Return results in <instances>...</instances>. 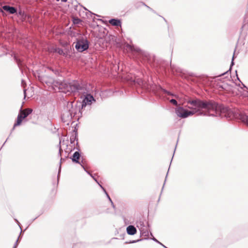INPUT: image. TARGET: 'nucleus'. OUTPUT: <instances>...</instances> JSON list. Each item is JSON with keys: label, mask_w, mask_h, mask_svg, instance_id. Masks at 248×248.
Listing matches in <instances>:
<instances>
[{"label": "nucleus", "mask_w": 248, "mask_h": 248, "mask_svg": "<svg viewBox=\"0 0 248 248\" xmlns=\"http://www.w3.org/2000/svg\"><path fill=\"white\" fill-rule=\"evenodd\" d=\"M187 107L191 110H188L182 107L175 108V113L178 117L186 118L196 113L198 115L214 117H227L230 109L222 105H219L213 100H201L196 99L188 100Z\"/></svg>", "instance_id": "1"}, {"label": "nucleus", "mask_w": 248, "mask_h": 248, "mask_svg": "<svg viewBox=\"0 0 248 248\" xmlns=\"http://www.w3.org/2000/svg\"><path fill=\"white\" fill-rule=\"evenodd\" d=\"M67 91L73 93L77 92L79 94H83V100L81 104V108H83L87 105H90L93 102H95V100L93 97L87 93L86 89L81 85L78 81H73L66 85Z\"/></svg>", "instance_id": "2"}, {"label": "nucleus", "mask_w": 248, "mask_h": 248, "mask_svg": "<svg viewBox=\"0 0 248 248\" xmlns=\"http://www.w3.org/2000/svg\"><path fill=\"white\" fill-rule=\"evenodd\" d=\"M79 110L80 106L78 108L76 106H74L73 102H68L66 107L64 108L62 114L61 118L62 121L68 125L69 123L71 122L73 117Z\"/></svg>", "instance_id": "3"}, {"label": "nucleus", "mask_w": 248, "mask_h": 248, "mask_svg": "<svg viewBox=\"0 0 248 248\" xmlns=\"http://www.w3.org/2000/svg\"><path fill=\"white\" fill-rule=\"evenodd\" d=\"M32 110L31 108H26L23 110H20V113L18 115L16 122L14 124L13 130H14L16 126L19 125L21 124L22 120L26 118L32 112Z\"/></svg>", "instance_id": "4"}, {"label": "nucleus", "mask_w": 248, "mask_h": 248, "mask_svg": "<svg viewBox=\"0 0 248 248\" xmlns=\"http://www.w3.org/2000/svg\"><path fill=\"white\" fill-rule=\"evenodd\" d=\"M75 47L79 52H82L88 48V42L84 39L78 40L76 43Z\"/></svg>", "instance_id": "5"}, {"label": "nucleus", "mask_w": 248, "mask_h": 248, "mask_svg": "<svg viewBox=\"0 0 248 248\" xmlns=\"http://www.w3.org/2000/svg\"><path fill=\"white\" fill-rule=\"evenodd\" d=\"M38 78L41 82L46 83L49 86L52 85L55 82L54 79L50 77L38 76Z\"/></svg>", "instance_id": "6"}, {"label": "nucleus", "mask_w": 248, "mask_h": 248, "mask_svg": "<svg viewBox=\"0 0 248 248\" xmlns=\"http://www.w3.org/2000/svg\"><path fill=\"white\" fill-rule=\"evenodd\" d=\"M79 157H80L79 153L78 152H75L74 153L72 156L71 157V158L73 162L80 164L81 165V166H82V167L84 169V170H85V168H84V166L82 164V161L81 162V163H80L79 161Z\"/></svg>", "instance_id": "7"}, {"label": "nucleus", "mask_w": 248, "mask_h": 248, "mask_svg": "<svg viewBox=\"0 0 248 248\" xmlns=\"http://www.w3.org/2000/svg\"><path fill=\"white\" fill-rule=\"evenodd\" d=\"M142 224H143V222H142V224H141L140 226H137L140 232V233L144 236H149V232L148 229Z\"/></svg>", "instance_id": "8"}, {"label": "nucleus", "mask_w": 248, "mask_h": 248, "mask_svg": "<svg viewBox=\"0 0 248 248\" xmlns=\"http://www.w3.org/2000/svg\"><path fill=\"white\" fill-rule=\"evenodd\" d=\"M137 229L133 225H129L126 228V232L128 234L133 235L137 233Z\"/></svg>", "instance_id": "9"}, {"label": "nucleus", "mask_w": 248, "mask_h": 248, "mask_svg": "<svg viewBox=\"0 0 248 248\" xmlns=\"http://www.w3.org/2000/svg\"><path fill=\"white\" fill-rule=\"evenodd\" d=\"M2 8L5 11L8 12L9 13L12 14H13L16 12V9L14 7L5 5L3 6Z\"/></svg>", "instance_id": "10"}, {"label": "nucleus", "mask_w": 248, "mask_h": 248, "mask_svg": "<svg viewBox=\"0 0 248 248\" xmlns=\"http://www.w3.org/2000/svg\"><path fill=\"white\" fill-rule=\"evenodd\" d=\"M109 23L114 26H121V21L117 19H111L109 20Z\"/></svg>", "instance_id": "11"}, {"label": "nucleus", "mask_w": 248, "mask_h": 248, "mask_svg": "<svg viewBox=\"0 0 248 248\" xmlns=\"http://www.w3.org/2000/svg\"><path fill=\"white\" fill-rule=\"evenodd\" d=\"M94 180L99 184V186L101 187V188L103 189V191L105 192V193L106 194L107 198H108V199L109 200V201L111 203V205L112 206V207L113 208H114V205L111 200V199H110L109 196L108 195V193L107 192L106 190H105V189L100 184H99L98 183V182H97V180L95 179V178H93Z\"/></svg>", "instance_id": "12"}, {"label": "nucleus", "mask_w": 248, "mask_h": 248, "mask_svg": "<svg viewBox=\"0 0 248 248\" xmlns=\"http://www.w3.org/2000/svg\"><path fill=\"white\" fill-rule=\"evenodd\" d=\"M94 180L99 184V186L101 187V188L103 189V191L105 192V193L106 194L107 198H108V199L109 200V201L111 203V205L112 206V207L113 208H114V205L111 200V199H110L109 196L108 195V193L107 192L106 190H105V189L100 184H99L98 183V182H97V180L95 179V178H93Z\"/></svg>", "instance_id": "13"}, {"label": "nucleus", "mask_w": 248, "mask_h": 248, "mask_svg": "<svg viewBox=\"0 0 248 248\" xmlns=\"http://www.w3.org/2000/svg\"><path fill=\"white\" fill-rule=\"evenodd\" d=\"M126 47L131 51H134L141 53H142L141 50L139 47H135L128 44L126 45Z\"/></svg>", "instance_id": "14"}, {"label": "nucleus", "mask_w": 248, "mask_h": 248, "mask_svg": "<svg viewBox=\"0 0 248 248\" xmlns=\"http://www.w3.org/2000/svg\"><path fill=\"white\" fill-rule=\"evenodd\" d=\"M161 90H162V91L164 93H166L167 94H168L169 95H171L172 96H174L176 98H178V96L177 95L173 94V93H171L170 92L167 91L165 89H161Z\"/></svg>", "instance_id": "15"}, {"label": "nucleus", "mask_w": 248, "mask_h": 248, "mask_svg": "<svg viewBox=\"0 0 248 248\" xmlns=\"http://www.w3.org/2000/svg\"><path fill=\"white\" fill-rule=\"evenodd\" d=\"M81 22L80 19L79 18H74L73 23L74 24H78Z\"/></svg>", "instance_id": "16"}, {"label": "nucleus", "mask_w": 248, "mask_h": 248, "mask_svg": "<svg viewBox=\"0 0 248 248\" xmlns=\"http://www.w3.org/2000/svg\"><path fill=\"white\" fill-rule=\"evenodd\" d=\"M170 102L176 106H177V105H178L177 102L175 99H171L170 100Z\"/></svg>", "instance_id": "17"}, {"label": "nucleus", "mask_w": 248, "mask_h": 248, "mask_svg": "<svg viewBox=\"0 0 248 248\" xmlns=\"http://www.w3.org/2000/svg\"><path fill=\"white\" fill-rule=\"evenodd\" d=\"M134 82H136L135 80H134ZM136 82L139 84L140 85H141L143 84V81L141 79H137V80H136Z\"/></svg>", "instance_id": "18"}, {"label": "nucleus", "mask_w": 248, "mask_h": 248, "mask_svg": "<svg viewBox=\"0 0 248 248\" xmlns=\"http://www.w3.org/2000/svg\"><path fill=\"white\" fill-rule=\"evenodd\" d=\"M18 239H19V237L18 238V239H17V240L16 241L14 246V247L13 248H16L17 247V245H18Z\"/></svg>", "instance_id": "19"}, {"label": "nucleus", "mask_w": 248, "mask_h": 248, "mask_svg": "<svg viewBox=\"0 0 248 248\" xmlns=\"http://www.w3.org/2000/svg\"><path fill=\"white\" fill-rule=\"evenodd\" d=\"M244 121L246 122V124L248 126V116H246L244 118Z\"/></svg>", "instance_id": "20"}, {"label": "nucleus", "mask_w": 248, "mask_h": 248, "mask_svg": "<svg viewBox=\"0 0 248 248\" xmlns=\"http://www.w3.org/2000/svg\"><path fill=\"white\" fill-rule=\"evenodd\" d=\"M152 240H153L154 241L158 243H160V242H159L156 239H155V237H153V238H152Z\"/></svg>", "instance_id": "21"}, {"label": "nucleus", "mask_w": 248, "mask_h": 248, "mask_svg": "<svg viewBox=\"0 0 248 248\" xmlns=\"http://www.w3.org/2000/svg\"><path fill=\"white\" fill-rule=\"evenodd\" d=\"M234 57V55H233L232 58V60L231 66H232L234 64V62H233Z\"/></svg>", "instance_id": "22"}, {"label": "nucleus", "mask_w": 248, "mask_h": 248, "mask_svg": "<svg viewBox=\"0 0 248 248\" xmlns=\"http://www.w3.org/2000/svg\"><path fill=\"white\" fill-rule=\"evenodd\" d=\"M62 149H61V147H60V149H59V155H61V153L62 152Z\"/></svg>", "instance_id": "23"}, {"label": "nucleus", "mask_w": 248, "mask_h": 248, "mask_svg": "<svg viewBox=\"0 0 248 248\" xmlns=\"http://www.w3.org/2000/svg\"><path fill=\"white\" fill-rule=\"evenodd\" d=\"M26 90L25 89H24V97H26Z\"/></svg>", "instance_id": "24"}, {"label": "nucleus", "mask_w": 248, "mask_h": 248, "mask_svg": "<svg viewBox=\"0 0 248 248\" xmlns=\"http://www.w3.org/2000/svg\"><path fill=\"white\" fill-rule=\"evenodd\" d=\"M61 162H60V168H59V173H60V170H61ZM59 173H58L59 174Z\"/></svg>", "instance_id": "25"}, {"label": "nucleus", "mask_w": 248, "mask_h": 248, "mask_svg": "<svg viewBox=\"0 0 248 248\" xmlns=\"http://www.w3.org/2000/svg\"><path fill=\"white\" fill-rule=\"evenodd\" d=\"M140 241L139 240H137V241H136V240H134V241H132V242H131L130 243H135V242H138V241Z\"/></svg>", "instance_id": "26"}, {"label": "nucleus", "mask_w": 248, "mask_h": 248, "mask_svg": "<svg viewBox=\"0 0 248 248\" xmlns=\"http://www.w3.org/2000/svg\"><path fill=\"white\" fill-rule=\"evenodd\" d=\"M159 244H160L161 246H162L164 248H167L165 246H164L163 244H162V243H160Z\"/></svg>", "instance_id": "27"}, {"label": "nucleus", "mask_w": 248, "mask_h": 248, "mask_svg": "<svg viewBox=\"0 0 248 248\" xmlns=\"http://www.w3.org/2000/svg\"><path fill=\"white\" fill-rule=\"evenodd\" d=\"M62 52V50H59V53L60 54H61V52Z\"/></svg>", "instance_id": "28"}, {"label": "nucleus", "mask_w": 248, "mask_h": 248, "mask_svg": "<svg viewBox=\"0 0 248 248\" xmlns=\"http://www.w3.org/2000/svg\"><path fill=\"white\" fill-rule=\"evenodd\" d=\"M67 0H62V2H66Z\"/></svg>", "instance_id": "29"}, {"label": "nucleus", "mask_w": 248, "mask_h": 248, "mask_svg": "<svg viewBox=\"0 0 248 248\" xmlns=\"http://www.w3.org/2000/svg\"><path fill=\"white\" fill-rule=\"evenodd\" d=\"M16 221L17 222V223H18V224L19 225V222L18 221V220H17L16 219Z\"/></svg>", "instance_id": "30"}, {"label": "nucleus", "mask_w": 248, "mask_h": 248, "mask_svg": "<svg viewBox=\"0 0 248 248\" xmlns=\"http://www.w3.org/2000/svg\"><path fill=\"white\" fill-rule=\"evenodd\" d=\"M22 85H23V84H24V81L23 80H22Z\"/></svg>", "instance_id": "31"}, {"label": "nucleus", "mask_w": 248, "mask_h": 248, "mask_svg": "<svg viewBox=\"0 0 248 248\" xmlns=\"http://www.w3.org/2000/svg\"><path fill=\"white\" fill-rule=\"evenodd\" d=\"M90 176H91L92 177H93V176L92 174H90Z\"/></svg>", "instance_id": "32"}, {"label": "nucleus", "mask_w": 248, "mask_h": 248, "mask_svg": "<svg viewBox=\"0 0 248 248\" xmlns=\"http://www.w3.org/2000/svg\"><path fill=\"white\" fill-rule=\"evenodd\" d=\"M90 176H91L92 177H93V176L92 174H90Z\"/></svg>", "instance_id": "33"}, {"label": "nucleus", "mask_w": 248, "mask_h": 248, "mask_svg": "<svg viewBox=\"0 0 248 248\" xmlns=\"http://www.w3.org/2000/svg\"><path fill=\"white\" fill-rule=\"evenodd\" d=\"M90 176H91L92 177H93V176L92 174H90Z\"/></svg>", "instance_id": "34"}, {"label": "nucleus", "mask_w": 248, "mask_h": 248, "mask_svg": "<svg viewBox=\"0 0 248 248\" xmlns=\"http://www.w3.org/2000/svg\"><path fill=\"white\" fill-rule=\"evenodd\" d=\"M90 176H91L92 177H93V176L92 174H90Z\"/></svg>", "instance_id": "35"}, {"label": "nucleus", "mask_w": 248, "mask_h": 248, "mask_svg": "<svg viewBox=\"0 0 248 248\" xmlns=\"http://www.w3.org/2000/svg\"><path fill=\"white\" fill-rule=\"evenodd\" d=\"M150 234L151 236H153L152 233L151 232H150Z\"/></svg>", "instance_id": "36"}]
</instances>
